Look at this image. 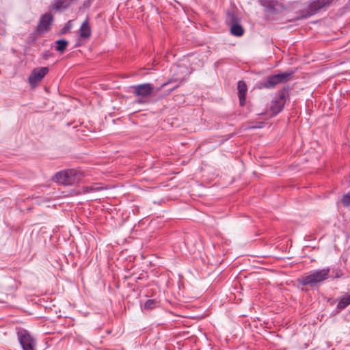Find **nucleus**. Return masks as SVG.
<instances>
[{"label": "nucleus", "instance_id": "obj_1", "mask_svg": "<svg viewBox=\"0 0 350 350\" xmlns=\"http://www.w3.org/2000/svg\"><path fill=\"white\" fill-rule=\"evenodd\" d=\"M329 274V269L328 268L312 270L298 278L297 282L300 285L308 286L311 288L318 287L328 278Z\"/></svg>", "mask_w": 350, "mask_h": 350}, {"label": "nucleus", "instance_id": "obj_2", "mask_svg": "<svg viewBox=\"0 0 350 350\" xmlns=\"http://www.w3.org/2000/svg\"><path fill=\"white\" fill-rule=\"evenodd\" d=\"M84 176V172L81 170L68 169L56 173L53 180L59 185H73L81 182Z\"/></svg>", "mask_w": 350, "mask_h": 350}, {"label": "nucleus", "instance_id": "obj_3", "mask_svg": "<svg viewBox=\"0 0 350 350\" xmlns=\"http://www.w3.org/2000/svg\"><path fill=\"white\" fill-rule=\"evenodd\" d=\"M17 337L23 350H36V340L28 331L25 329L18 330Z\"/></svg>", "mask_w": 350, "mask_h": 350}, {"label": "nucleus", "instance_id": "obj_4", "mask_svg": "<svg viewBox=\"0 0 350 350\" xmlns=\"http://www.w3.org/2000/svg\"><path fill=\"white\" fill-rule=\"evenodd\" d=\"M133 93L135 96H141L142 98L139 99L137 102L142 103L146 101V98L149 96L154 90V87L150 83H144L133 86Z\"/></svg>", "mask_w": 350, "mask_h": 350}, {"label": "nucleus", "instance_id": "obj_5", "mask_svg": "<svg viewBox=\"0 0 350 350\" xmlns=\"http://www.w3.org/2000/svg\"><path fill=\"white\" fill-rule=\"evenodd\" d=\"M49 68L47 67L36 68L29 75L28 80L31 87L35 88L38 83L48 73Z\"/></svg>", "mask_w": 350, "mask_h": 350}, {"label": "nucleus", "instance_id": "obj_6", "mask_svg": "<svg viewBox=\"0 0 350 350\" xmlns=\"http://www.w3.org/2000/svg\"><path fill=\"white\" fill-rule=\"evenodd\" d=\"M291 74L288 73H280L270 76L267 77L266 82L264 84V87L267 88H273L277 84L285 82L290 77Z\"/></svg>", "mask_w": 350, "mask_h": 350}, {"label": "nucleus", "instance_id": "obj_7", "mask_svg": "<svg viewBox=\"0 0 350 350\" xmlns=\"http://www.w3.org/2000/svg\"><path fill=\"white\" fill-rule=\"evenodd\" d=\"M333 0H316L308 5V13L310 15L314 14L321 9L331 4Z\"/></svg>", "mask_w": 350, "mask_h": 350}, {"label": "nucleus", "instance_id": "obj_8", "mask_svg": "<svg viewBox=\"0 0 350 350\" xmlns=\"http://www.w3.org/2000/svg\"><path fill=\"white\" fill-rule=\"evenodd\" d=\"M53 21V16L51 14H44L38 25V31L40 33L45 32L49 30V26Z\"/></svg>", "mask_w": 350, "mask_h": 350}, {"label": "nucleus", "instance_id": "obj_9", "mask_svg": "<svg viewBox=\"0 0 350 350\" xmlns=\"http://www.w3.org/2000/svg\"><path fill=\"white\" fill-rule=\"evenodd\" d=\"M247 91V88L244 81H240L238 82V95L239 98V103L241 106L245 103V97Z\"/></svg>", "mask_w": 350, "mask_h": 350}, {"label": "nucleus", "instance_id": "obj_10", "mask_svg": "<svg viewBox=\"0 0 350 350\" xmlns=\"http://www.w3.org/2000/svg\"><path fill=\"white\" fill-rule=\"evenodd\" d=\"M79 35L82 38H89L91 36V27L90 26L88 20H85L82 23L79 29Z\"/></svg>", "mask_w": 350, "mask_h": 350}, {"label": "nucleus", "instance_id": "obj_11", "mask_svg": "<svg viewBox=\"0 0 350 350\" xmlns=\"http://www.w3.org/2000/svg\"><path fill=\"white\" fill-rule=\"evenodd\" d=\"M350 305V294L341 297L337 304V308L342 310Z\"/></svg>", "mask_w": 350, "mask_h": 350}, {"label": "nucleus", "instance_id": "obj_12", "mask_svg": "<svg viewBox=\"0 0 350 350\" xmlns=\"http://www.w3.org/2000/svg\"><path fill=\"white\" fill-rule=\"evenodd\" d=\"M230 32L232 34L236 36H241L243 34L244 30L242 26L239 24H234L230 28Z\"/></svg>", "mask_w": 350, "mask_h": 350}, {"label": "nucleus", "instance_id": "obj_13", "mask_svg": "<svg viewBox=\"0 0 350 350\" xmlns=\"http://www.w3.org/2000/svg\"><path fill=\"white\" fill-rule=\"evenodd\" d=\"M282 108L283 103L282 102V98L280 100L274 101L271 107V109L273 113H279L282 111Z\"/></svg>", "mask_w": 350, "mask_h": 350}, {"label": "nucleus", "instance_id": "obj_14", "mask_svg": "<svg viewBox=\"0 0 350 350\" xmlns=\"http://www.w3.org/2000/svg\"><path fill=\"white\" fill-rule=\"evenodd\" d=\"M72 0H57L53 5V8L59 10L68 6Z\"/></svg>", "mask_w": 350, "mask_h": 350}, {"label": "nucleus", "instance_id": "obj_15", "mask_svg": "<svg viewBox=\"0 0 350 350\" xmlns=\"http://www.w3.org/2000/svg\"><path fill=\"white\" fill-rule=\"evenodd\" d=\"M56 43L57 44L56 50L60 52H63L66 49L68 44V42L65 40H59L56 42Z\"/></svg>", "mask_w": 350, "mask_h": 350}, {"label": "nucleus", "instance_id": "obj_16", "mask_svg": "<svg viewBox=\"0 0 350 350\" xmlns=\"http://www.w3.org/2000/svg\"><path fill=\"white\" fill-rule=\"evenodd\" d=\"M157 301L154 299H148L144 305V309L151 310L155 308Z\"/></svg>", "mask_w": 350, "mask_h": 350}, {"label": "nucleus", "instance_id": "obj_17", "mask_svg": "<svg viewBox=\"0 0 350 350\" xmlns=\"http://www.w3.org/2000/svg\"><path fill=\"white\" fill-rule=\"evenodd\" d=\"M131 265L130 268H129L128 267H124L126 272L128 273L127 275H125V278L131 277L132 275H133L135 274L134 269H135V267L133 264H127V265Z\"/></svg>", "mask_w": 350, "mask_h": 350}, {"label": "nucleus", "instance_id": "obj_18", "mask_svg": "<svg viewBox=\"0 0 350 350\" xmlns=\"http://www.w3.org/2000/svg\"><path fill=\"white\" fill-rule=\"evenodd\" d=\"M341 201L345 206L350 205V191L342 196Z\"/></svg>", "mask_w": 350, "mask_h": 350}, {"label": "nucleus", "instance_id": "obj_19", "mask_svg": "<svg viewBox=\"0 0 350 350\" xmlns=\"http://www.w3.org/2000/svg\"><path fill=\"white\" fill-rule=\"evenodd\" d=\"M72 27V21H68L65 25L64 26V27L62 28V33H67L70 29H71Z\"/></svg>", "mask_w": 350, "mask_h": 350}, {"label": "nucleus", "instance_id": "obj_20", "mask_svg": "<svg viewBox=\"0 0 350 350\" xmlns=\"http://www.w3.org/2000/svg\"><path fill=\"white\" fill-rule=\"evenodd\" d=\"M100 188L99 187H83V191L84 193H88V192H90L91 191H96V190H98Z\"/></svg>", "mask_w": 350, "mask_h": 350}, {"label": "nucleus", "instance_id": "obj_21", "mask_svg": "<svg viewBox=\"0 0 350 350\" xmlns=\"http://www.w3.org/2000/svg\"><path fill=\"white\" fill-rule=\"evenodd\" d=\"M169 83H170V81H169L167 83H163L159 88H158L157 91H159L162 88H163L164 86L167 85Z\"/></svg>", "mask_w": 350, "mask_h": 350}, {"label": "nucleus", "instance_id": "obj_22", "mask_svg": "<svg viewBox=\"0 0 350 350\" xmlns=\"http://www.w3.org/2000/svg\"><path fill=\"white\" fill-rule=\"evenodd\" d=\"M177 87H178V85H177V86H176L174 88L171 89V90H170L167 94H170L172 91H173V90H174L175 88H176Z\"/></svg>", "mask_w": 350, "mask_h": 350}]
</instances>
